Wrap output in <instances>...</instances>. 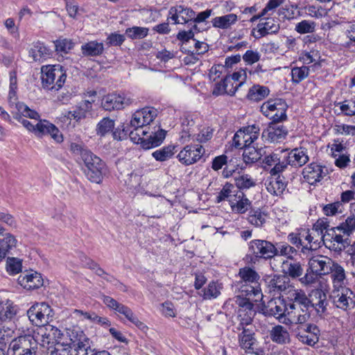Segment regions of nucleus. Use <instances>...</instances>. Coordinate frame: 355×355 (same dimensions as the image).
Here are the masks:
<instances>
[{
	"label": "nucleus",
	"instance_id": "nucleus-64",
	"mask_svg": "<svg viewBox=\"0 0 355 355\" xmlns=\"http://www.w3.org/2000/svg\"><path fill=\"white\" fill-rule=\"evenodd\" d=\"M22 268L21 261L15 257H9L6 261V270L10 275H16L21 272Z\"/></svg>",
	"mask_w": 355,
	"mask_h": 355
},
{
	"label": "nucleus",
	"instance_id": "nucleus-38",
	"mask_svg": "<svg viewBox=\"0 0 355 355\" xmlns=\"http://www.w3.org/2000/svg\"><path fill=\"white\" fill-rule=\"evenodd\" d=\"M239 87H240L235 85L232 80L227 83L226 76L222 81L215 85L213 94L219 96L226 94L232 96L236 93Z\"/></svg>",
	"mask_w": 355,
	"mask_h": 355
},
{
	"label": "nucleus",
	"instance_id": "nucleus-56",
	"mask_svg": "<svg viewBox=\"0 0 355 355\" xmlns=\"http://www.w3.org/2000/svg\"><path fill=\"white\" fill-rule=\"evenodd\" d=\"M237 190L232 184H225L216 196V202L227 200L230 203Z\"/></svg>",
	"mask_w": 355,
	"mask_h": 355
},
{
	"label": "nucleus",
	"instance_id": "nucleus-30",
	"mask_svg": "<svg viewBox=\"0 0 355 355\" xmlns=\"http://www.w3.org/2000/svg\"><path fill=\"white\" fill-rule=\"evenodd\" d=\"M229 205L232 211L243 214L248 210L251 202L243 192L238 189Z\"/></svg>",
	"mask_w": 355,
	"mask_h": 355
},
{
	"label": "nucleus",
	"instance_id": "nucleus-21",
	"mask_svg": "<svg viewBox=\"0 0 355 355\" xmlns=\"http://www.w3.org/2000/svg\"><path fill=\"white\" fill-rule=\"evenodd\" d=\"M295 332L298 340L309 346H313L319 340L320 330L314 324H309L305 327H298Z\"/></svg>",
	"mask_w": 355,
	"mask_h": 355
},
{
	"label": "nucleus",
	"instance_id": "nucleus-3",
	"mask_svg": "<svg viewBox=\"0 0 355 355\" xmlns=\"http://www.w3.org/2000/svg\"><path fill=\"white\" fill-rule=\"evenodd\" d=\"M82 159L85 165V175L89 180L100 184L107 173L105 163L91 151L82 153Z\"/></svg>",
	"mask_w": 355,
	"mask_h": 355
},
{
	"label": "nucleus",
	"instance_id": "nucleus-31",
	"mask_svg": "<svg viewBox=\"0 0 355 355\" xmlns=\"http://www.w3.org/2000/svg\"><path fill=\"white\" fill-rule=\"evenodd\" d=\"M336 293L337 294L334 295V302L338 308L346 310L355 304L354 293L350 289L345 287Z\"/></svg>",
	"mask_w": 355,
	"mask_h": 355
},
{
	"label": "nucleus",
	"instance_id": "nucleus-42",
	"mask_svg": "<svg viewBox=\"0 0 355 355\" xmlns=\"http://www.w3.org/2000/svg\"><path fill=\"white\" fill-rule=\"evenodd\" d=\"M29 57L34 61H42L49 56V50L42 42H37L32 44L28 51Z\"/></svg>",
	"mask_w": 355,
	"mask_h": 355
},
{
	"label": "nucleus",
	"instance_id": "nucleus-57",
	"mask_svg": "<svg viewBox=\"0 0 355 355\" xmlns=\"http://www.w3.org/2000/svg\"><path fill=\"white\" fill-rule=\"evenodd\" d=\"M133 130L130 131L129 137L130 140L135 144H140L144 148V144L146 141V135L150 133L148 130L132 128Z\"/></svg>",
	"mask_w": 355,
	"mask_h": 355
},
{
	"label": "nucleus",
	"instance_id": "nucleus-19",
	"mask_svg": "<svg viewBox=\"0 0 355 355\" xmlns=\"http://www.w3.org/2000/svg\"><path fill=\"white\" fill-rule=\"evenodd\" d=\"M309 306L305 307L300 306L288 305L286 313V318L282 320L285 324H302L305 323L310 318L309 311Z\"/></svg>",
	"mask_w": 355,
	"mask_h": 355
},
{
	"label": "nucleus",
	"instance_id": "nucleus-44",
	"mask_svg": "<svg viewBox=\"0 0 355 355\" xmlns=\"http://www.w3.org/2000/svg\"><path fill=\"white\" fill-rule=\"evenodd\" d=\"M104 45L102 42L94 40L81 46L82 53L85 56H98L103 53Z\"/></svg>",
	"mask_w": 355,
	"mask_h": 355
},
{
	"label": "nucleus",
	"instance_id": "nucleus-4",
	"mask_svg": "<svg viewBox=\"0 0 355 355\" xmlns=\"http://www.w3.org/2000/svg\"><path fill=\"white\" fill-rule=\"evenodd\" d=\"M15 108V110L12 111L14 117L29 132L34 133L37 137H41L40 126L41 124L44 123L45 120H40L35 124H33L27 119L23 118L22 116L28 117L33 119H38L40 118V115L36 111L30 109L24 103H17Z\"/></svg>",
	"mask_w": 355,
	"mask_h": 355
},
{
	"label": "nucleus",
	"instance_id": "nucleus-55",
	"mask_svg": "<svg viewBox=\"0 0 355 355\" xmlns=\"http://www.w3.org/2000/svg\"><path fill=\"white\" fill-rule=\"evenodd\" d=\"M266 214L260 209L251 210L248 216V222L255 227H261L266 223Z\"/></svg>",
	"mask_w": 355,
	"mask_h": 355
},
{
	"label": "nucleus",
	"instance_id": "nucleus-27",
	"mask_svg": "<svg viewBox=\"0 0 355 355\" xmlns=\"http://www.w3.org/2000/svg\"><path fill=\"white\" fill-rule=\"evenodd\" d=\"M299 235L302 243L304 252L305 250H315L320 247V243L318 241V236L314 234L311 229L299 228Z\"/></svg>",
	"mask_w": 355,
	"mask_h": 355
},
{
	"label": "nucleus",
	"instance_id": "nucleus-24",
	"mask_svg": "<svg viewBox=\"0 0 355 355\" xmlns=\"http://www.w3.org/2000/svg\"><path fill=\"white\" fill-rule=\"evenodd\" d=\"M334 263V261L327 257L315 255L309 259V267L310 270L317 273L319 276H323L329 273Z\"/></svg>",
	"mask_w": 355,
	"mask_h": 355
},
{
	"label": "nucleus",
	"instance_id": "nucleus-29",
	"mask_svg": "<svg viewBox=\"0 0 355 355\" xmlns=\"http://www.w3.org/2000/svg\"><path fill=\"white\" fill-rule=\"evenodd\" d=\"M287 133V129L283 125L274 122L270 124L263 134L270 142L277 143L284 139Z\"/></svg>",
	"mask_w": 355,
	"mask_h": 355
},
{
	"label": "nucleus",
	"instance_id": "nucleus-49",
	"mask_svg": "<svg viewBox=\"0 0 355 355\" xmlns=\"http://www.w3.org/2000/svg\"><path fill=\"white\" fill-rule=\"evenodd\" d=\"M17 243V240L13 234L10 233L1 234L0 237V248L5 256L16 247Z\"/></svg>",
	"mask_w": 355,
	"mask_h": 355
},
{
	"label": "nucleus",
	"instance_id": "nucleus-53",
	"mask_svg": "<svg viewBox=\"0 0 355 355\" xmlns=\"http://www.w3.org/2000/svg\"><path fill=\"white\" fill-rule=\"evenodd\" d=\"M175 146L171 144L164 146L154 151L152 154L153 157L159 162H164L171 158L175 154Z\"/></svg>",
	"mask_w": 355,
	"mask_h": 355
},
{
	"label": "nucleus",
	"instance_id": "nucleus-35",
	"mask_svg": "<svg viewBox=\"0 0 355 355\" xmlns=\"http://www.w3.org/2000/svg\"><path fill=\"white\" fill-rule=\"evenodd\" d=\"M40 132L41 137L49 135L58 144H60L64 141L63 135L60 130L53 123L45 120L44 123L41 124L40 126Z\"/></svg>",
	"mask_w": 355,
	"mask_h": 355
},
{
	"label": "nucleus",
	"instance_id": "nucleus-33",
	"mask_svg": "<svg viewBox=\"0 0 355 355\" xmlns=\"http://www.w3.org/2000/svg\"><path fill=\"white\" fill-rule=\"evenodd\" d=\"M267 191L273 196L283 193L286 187L284 178L282 175H270L266 182Z\"/></svg>",
	"mask_w": 355,
	"mask_h": 355
},
{
	"label": "nucleus",
	"instance_id": "nucleus-16",
	"mask_svg": "<svg viewBox=\"0 0 355 355\" xmlns=\"http://www.w3.org/2000/svg\"><path fill=\"white\" fill-rule=\"evenodd\" d=\"M249 252L257 258L270 259L275 255L276 248L268 241L254 239L249 243Z\"/></svg>",
	"mask_w": 355,
	"mask_h": 355
},
{
	"label": "nucleus",
	"instance_id": "nucleus-63",
	"mask_svg": "<svg viewBox=\"0 0 355 355\" xmlns=\"http://www.w3.org/2000/svg\"><path fill=\"white\" fill-rule=\"evenodd\" d=\"M148 28L141 26H133L125 30V33L128 37L135 39H142L146 37L148 34Z\"/></svg>",
	"mask_w": 355,
	"mask_h": 355
},
{
	"label": "nucleus",
	"instance_id": "nucleus-6",
	"mask_svg": "<svg viewBox=\"0 0 355 355\" xmlns=\"http://www.w3.org/2000/svg\"><path fill=\"white\" fill-rule=\"evenodd\" d=\"M239 275L242 282L245 283L241 287V292H252L255 300H262L263 295L259 283L260 277L258 273L250 267H244L239 270Z\"/></svg>",
	"mask_w": 355,
	"mask_h": 355
},
{
	"label": "nucleus",
	"instance_id": "nucleus-46",
	"mask_svg": "<svg viewBox=\"0 0 355 355\" xmlns=\"http://www.w3.org/2000/svg\"><path fill=\"white\" fill-rule=\"evenodd\" d=\"M270 93L269 89L263 85H254L250 88L247 97L248 99L253 101H259L266 96Z\"/></svg>",
	"mask_w": 355,
	"mask_h": 355
},
{
	"label": "nucleus",
	"instance_id": "nucleus-61",
	"mask_svg": "<svg viewBox=\"0 0 355 355\" xmlns=\"http://www.w3.org/2000/svg\"><path fill=\"white\" fill-rule=\"evenodd\" d=\"M333 130L335 135L343 136L355 135V125H352L338 123L334 125Z\"/></svg>",
	"mask_w": 355,
	"mask_h": 355
},
{
	"label": "nucleus",
	"instance_id": "nucleus-18",
	"mask_svg": "<svg viewBox=\"0 0 355 355\" xmlns=\"http://www.w3.org/2000/svg\"><path fill=\"white\" fill-rule=\"evenodd\" d=\"M245 297H236V303L239 306V316L241 317L243 313L247 315L245 323L248 324L252 320V318L255 314L254 304L253 302H262V300H255L254 293L252 292H241Z\"/></svg>",
	"mask_w": 355,
	"mask_h": 355
},
{
	"label": "nucleus",
	"instance_id": "nucleus-11",
	"mask_svg": "<svg viewBox=\"0 0 355 355\" xmlns=\"http://www.w3.org/2000/svg\"><path fill=\"white\" fill-rule=\"evenodd\" d=\"M158 111L153 107H145L137 110L132 116L130 125L131 128H139L149 131L148 126L157 117Z\"/></svg>",
	"mask_w": 355,
	"mask_h": 355
},
{
	"label": "nucleus",
	"instance_id": "nucleus-39",
	"mask_svg": "<svg viewBox=\"0 0 355 355\" xmlns=\"http://www.w3.org/2000/svg\"><path fill=\"white\" fill-rule=\"evenodd\" d=\"M239 346L245 350V352L252 353L254 352V345L255 343V338L254 333L249 330L244 329L241 334L239 336Z\"/></svg>",
	"mask_w": 355,
	"mask_h": 355
},
{
	"label": "nucleus",
	"instance_id": "nucleus-1",
	"mask_svg": "<svg viewBox=\"0 0 355 355\" xmlns=\"http://www.w3.org/2000/svg\"><path fill=\"white\" fill-rule=\"evenodd\" d=\"M89 339L79 328L67 329V338L57 344L51 355H88Z\"/></svg>",
	"mask_w": 355,
	"mask_h": 355
},
{
	"label": "nucleus",
	"instance_id": "nucleus-20",
	"mask_svg": "<svg viewBox=\"0 0 355 355\" xmlns=\"http://www.w3.org/2000/svg\"><path fill=\"white\" fill-rule=\"evenodd\" d=\"M327 174V168L315 162L308 164L302 171L303 178L311 185L321 181Z\"/></svg>",
	"mask_w": 355,
	"mask_h": 355
},
{
	"label": "nucleus",
	"instance_id": "nucleus-34",
	"mask_svg": "<svg viewBox=\"0 0 355 355\" xmlns=\"http://www.w3.org/2000/svg\"><path fill=\"white\" fill-rule=\"evenodd\" d=\"M268 287L270 292L284 293L286 295L293 286L289 284L287 276L275 275L270 280Z\"/></svg>",
	"mask_w": 355,
	"mask_h": 355
},
{
	"label": "nucleus",
	"instance_id": "nucleus-37",
	"mask_svg": "<svg viewBox=\"0 0 355 355\" xmlns=\"http://www.w3.org/2000/svg\"><path fill=\"white\" fill-rule=\"evenodd\" d=\"M238 17L234 13L216 17L212 19L211 23L214 28L220 29H229L236 23Z\"/></svg>",
	"mask_w": 355,
	"mask_h": 355
},
{
	"label": "nucleus",
	"instance_id": "nucleus-47",
	"mask_svg": "<svg viewBox=\"0 0 355 355\" xmlns=\"http://www.w3.org/2000/svg\"><path fill=\"white\" fill-rule=\"evenodd\" d=\"M114 125V120L109 117H104L96 125V135L101 137H105L111 132H112Z\"/></svg>",
	"mask_w": 355,
	"mask_h": 355
},
{
	"label": "nucleus",
	"instance_id": "nucleus-12",
	"mask_svg": "<svg viewBox=\"0 0 355 355\" xmlns=\"http://www.w3.org/2000/svg\"><path fill=\"white\" fill-rule=\"evenodd\" d=\"M103 302L108 308L114 310L119 314L123 315L128 320L134 324L139 329H144L146 328L144 323L141 322L132 311L127 306L118 302L110 296H103Z\"/></svg>",
	"mask_w": 355,
	"mask_h": 355
},
{
	"label": "nucleus",
	"instance_id": "nucleus-54",
	"mask_svg": "<svg viewBox=\"0 0 355 355\" xmlns=\"http://www.w3.org/2000/svg\"><path fill=\"white\" fill-rule=\"evenodd\" d=\"M329 227V223L324 218L318 219L313 225L311 230L314 232L315 235L318 236V241L321 244L323 243L326 234H324V232L327 230Z\"/></svg>",
	"mask_w": 355,
	"mask_h": 355
},
{
	"label": "nucleus",
	"instance_id": "nucleus-5",
	"mask_svg": "<svg viewBox=\"0 0 355 355\" xmlns=\"http://www.w3.org/2000/svg\"><path fill=\"white\" fill-rule=\"evenodd\" d=\"M91 108V102L89 101H83L78 105L73 107L71 110L62 113L58 117V120L62 123V127L74 128L82 119L86 117L87 113Z\"/></svg>",
	"mask_w": 355,
	"mask_h": 355
},
{
	"label": "nucleus",
	"instance_id": "nucleus-7",
	"mask_svg": "<svg viewBox=\"0 0 355 355\" xmlns=\"http://www.w3.org/2000/svg\"><path fill=\"white\" fill-rule=\"evenodd\" d=\"M37 343L35 336L27 334L19 336L10 342L9 350L12 355H36Z\"/></svg>",
	"mask_w": 355,
	"mask_h": 355
},
{
	"label": "nucleus",
	"instance_id": "nucleus-14",
	"mask_svg": "<svg viewBox=\"0 0 355 355\" xmlns=\"http://www.w3.org/2000/svg\"><path fill=\"white\" fill-rule=\"evenodd\" d=\"M134 100L130 96L125 94H108L101 101V105L105 110L112 111L121 110L129 106Z\"/></svg>",
	"mask_w": 355,
	"mask_h": 355
},
{
	"label": "nucleus",
	"instance_id": "nucleus-32",
	"mask_svg": "<svg viewBox=\"0 0 355 355\" xmlns=\"http://www.w3.org/2000/svg\"><path fill=\"white\" fill-rule=\"evenodd\" d=\"M309 306L315 308L318 313L322 314L325 311L327 305V296L322 290H313L309 295Z\"/></svg>",
	"mask_w": 355,
	"mask_h": 355
},
{
	"label": "nucleus",
	"instance_id": "nucleus-25",
	"mask_svg": "<svg viewBox=\"0 0 355 355\" xmlns=\"http://www.w3.org/2000/svg\"><path fill=\"white\" fill-rule=\"evenodd\" d=\"M331 271H329L331 279L334 288V293L340 291L342 288L346 287L347 279L346 273L344 268L338 263L335 262L331 267Z\"/></svg>",
	"mask_w": 355,
	"mask_h": 355
},
{
	"label": "nucleus",
	"instance_id": "nucleus-22",
	"mask_svg": "<svg viewBox=\"0 0 355 355\" xmlns=\"http://www.w3.org/2000/svg\"><path fill=\"white\" fill-rule=\"evenodd\" d=\"M262 304L264 302L262 301ZM263 312L266 315H272L282 322L286 318V313L288 306H286L284 301L280 297L272 298L264 306Z\"/></svg>",
	"mask_w": 355,
	"mask_h": 355
},
{
	"label": "nucleus",
	"instance_id": "nucleus-60",
	"mask_svg": "<svg viewBox=\"0 0 355 355\" xmlns=\"http://www.w3.org/2000/svg\"><path fill=\"white\" fill-rule=\"evenodd\" d=\"M323 214L327 216H334L343 211V205L340 201L329 203L322 207Z\"/></svg>",
	"mask_w": 355,
	"mask_h": 355
},
{
	"label": "nucleus",
	"instance_id": "nucleus-36",
	"mask_svg": "<svg viewBox=\"0 0 355 355\" xmlns=\"http://www.w3.org/2000/svg\"><path fill=\"white\" fill-rule=\"evenodd\" d=\"M287 298L292 301L293 303L289 305L300 306L305 307L309 306V298L306 297L304 291L300 289H295L293 286L290 288L288 293L286 295Z\"/></svg>",
	"mask_w": 355,
	"mask_h": 355
},
{
	"label": "nucleus",
	"instance_id": "nucleus-10",
	"mask_svg": "<svg viewBox=\"0 0 355 355\" xmlns=\"http://www.w3.org/2000/svg\"><path fill=\"white\" fill-rule=\"evenodd\" d=\"M259 128L255 125H248L238 130L233 138V144L237 148L255 144L259 136Z\"/></svg>",
	"mask_w": 355,
	"mask_h": 355
},
{
	"label": "nucleus",
	"instance_id": "nucleus-23",
	"mask_svg": "<svg viewBox=\"0 0 355 355\" xmlns=\"http://www.w3.org/2000/svg\"><path fill=\"white\" fill-rule=\"evenodd\" d=\"M169 17L175 24H184L193 20L195 17V12L188 7L179 5L171 7L168 12Z\"/></svg>",
	"mask_w": 355,
	"mask_h": 355
},
{
	"label": "nucleus",
	"instance_id": "nucleus-45",
	"mask_svg": "<svg viewBox=\"0 0 355 355\" xmlns=\"http://www.w3.org/2000/svg\"><path fill=\"white\" fill-rule=\"evenodd\" d=\"M279 26L273 18H266L264 21L260 22L257 26L259 37L264 36L269 33H276Z\"/></svg>",
	"mask_w": 355,
	"mask_h": 355
},
{
	"label": "nucleus",
	"instance_id": "nucleus-62",
	"mask_svg": "<svg viewBox=\"0 0 355 355\" xmlns=\"http://www.w3.org/2000/svg\"><path fill=\"white\" fill-rule=\"evenodd\" d=\"M221 288L222 286L216 282H210L204 290L203 298L205 300L216 298L220 294Z\"/></svg>",
	"mask_w": 355,
	"mask_h": 355
},
{
	"label": "nucleus",
	"instance_id": "nucleus-52",
	"mask_svg": "<svg viewBox=\"0 0 355 355\" xmlns=\"http://www.w3.org/2000/svg\"><path fill=\"white\" fill-rule=\"evenodd\" d=\"M350 211L352 215L340 224L341 230H343V233L348 236L355 232V202L350 205Z\"/></svg>",
	"mask_w": 355,
	"mask_h": 355
},
{
	"label": "nucleus",
	"instance_id": "nucleus-9",
	"mask_svg": "<svg viewBox=\"0 0 355 355\" xmlns=\"http://www.w3.org/2000/svg\"><path fill=\"white\" fill-rule=\"evenodd\" d=\"M27 315L33 324L42 327L52 320L53 313L47 303L36 302L27 311Z\"/></svg>",
	"mask_w": 355,
	"mask_h": 355
},
{
	"label": "nucleus",
	"instance_id": "nucleus-59",
	"mask_svg": "<svg viewBox=\"0 0 355 355\" xmlns=\"http://www.w3.org/2000/svg\"><path fill=\"white\" fill-rule=\"evenodd\" d=\"M309 73V68L303 66L300 67H293L291 69V77L293 83L298 84L304 80Z\"/></svg>",
	"mask_w": 355,
	"mask_h": 355
},
{
	"label": "nucleus",
	"instance_id": "nucleus-51",
	"mask_svg": "<svg viewBox=\"0 0 355 355\" xmlns=\"http://www.w3.org/2000/svg\"><path fill=\"white\" fill-rule=\"evenodd\" d=\"M16 309L13 303L9 300H3L0 308V320L6 321L12 319L16 314Z\"/></svg>",
	"mask_w": 355,
	"mask_h": 355
},
{
	"label": "nucleus",
	"instance_id": "nucleus-17",
	"mask_svg": "<svg viewBox=\"0 0 355 355\" xmlns=\"http://www.w3.org/2000/svg\"><path fill=\"white\" fill-rule=\"evenodd\" d=\"M348 234L343 233L340 225L331 228L326 234L323 243L331 250H341L345 247Z\"/></svg>",
	"mask_w": 355,
	"mask_h": 355
},
{
	"label": "nucleus",
	"instance_id": "nucleus-43",
	"mask_svg": "<svg viewBox=\"0 0 355 355\" xmlns=\"http://www.w3.org/2000/svg\"><path fill=\"white\" fill-rule=\"evenodd\" d=\"M166 134V132L160 128L155 132H151L148 136L146 135V141L144 144V148L150 149L159 146L165 139Z\"/></svg>",
	"mask_w": 355,
	"mask_h": 355
},
{
	"label": "nucleus",
	"instance_id": "nucleus-50",
	"mask_svg": "<svg viewBox=\"0 0 355 355\" xmlns=\"http://www.w3.org/2000/svg\"><path fill=\"white\" fill-rule=\"evenodd\" d=\"M236 189H248L256 185V180L251 175L245 173L239 174L234 178Z\"/></svg>",
	"mask_w": 355,
	"mask_h": 355
},
{
	"label": "nucleus",
	"instance_id": "nucleus-40",
	"mask_svg": "<svg viewBox=\"0 0 355 355\" xmlns=\"http://www.w3.org/2000/svg\"><path fill=\"white\" fill-rule=\"evenodd\" d=\"M243 159L245 163L252 164L261 159L263 155V149L258 148L255 144L243 148Z\"/></svg>",
	"mask_w": 355,
	"mask_h": 355
},
{
	"label": "nucleus",
	"instance_id": "nucleus-8",
	"mask_svg": "<svg viewBox=\"0 0 355 355\" xmlns=\"http://www.w3.org/2000/svg\"><path fill=\"white\" fill-rule=\"evenodd\" d=\"M287 105L282 98L269 99L261 106V112L273 122L286 119Z\"/></svg>",
	"mask_w": 355,
	"mask_h": 355
},
{
	"label": "nucleus",
	"instance_id": "nucleus-26",
	"mask_svg": "<svg viewBox=\"0 0 355 355\" xmlns=\"http://www.w3.org/2000/svg\"><path fill=\"white\" fill-rule=\"evenodd\" d=\"M17 281L23 288L27 290L38 288L43 286L44 283L41 274L33 271L20 275Z\"/></svg>",
	"mask_w": 355,
	"mask_h": 355
},
{
	"label": "nucleus",
	"instance_id": "nucleus-28",
	"mask_svg": "<svg viewBox=\"0 0 355 355\" xmlns=\"http://www.w3.org/2000/svg\"><path fill=\"white\" fill-rule=\"evenodd\" d=\"M309 160L308 150L304 147L295 148L291 150L286 157L287 164L292 166L300 167Z\"/></svg>",
	"mask_w": 355,
	"mask_h": 355
},
{
	"label": "nucleus",
	"instance_id": "nucleus-58",
	"mask_svg": "<svg viewBox=\"0 0 355 355\" xmlns=\"http://www.w3.org/2000/svg\"><path fill=\"white\" fill-rule=\"evenodd\" d=\"M342 114L345 116L355 115V98L345 100L337 103Z\"/></svg>",
	"mask_w": 355,
	"mask_h": 355
},
{
	"label": "nucleus",
	"instance_id": "nucleus-41",
	"mask_svg": "<svg viewBox=\"0 0 355 355\" xmlns=\"http://www.w3.org/2000/svg\"><path fill=\"white\" fill-rule=\"evenodd\" d=\"M270 336L273 342L278 344L289 343L291 340L288 330L282 325H277L272 327L270 332Z\"/></svg>",
	"mask_w": 355,
	"mask_h": 355
},
{
	"label": "nucleus",
	"instance_id": "nucleus-15",
	"mask_svg": "<svg viewBox=\"0 0 355 355\" xmlns=\"http://www.w3.org/2000/svg\"><path fill=\"white\" fill-rule=\"evenodd\" d=\"M205 153L200 145H187L178 154V161L183 165L189 166L198 162Z\"/></svg>",
	"mask_w": 355,
	"mask_h": 355
},
{
	"label": "nucleus",
	"instance_id": "nucleus-48",
	"mask_svg": "<svg viewBox=\"0 0 355 355\" xmlns=\"http://www.w3.org/2000/svg\"><path fill=\"white\" fill-rule=\"evenodd\" d=\"M282 270L286 275L293 278L298 277L303 273V268L301 264L295 261H283Z\"/></svg>",
	"mask_w": 355,
	"mask_h": 355
},
{
	"label": "nucleus",
	"instance_id": "nucleus-2",
	"mask_svg": "<svg viewBox=\"0 0 355 355\" xmlns=\"http://www.w3.org/2000/svg\"><path fill=\"white\" fill-rule=\"evenodd\" d=\"M66 78V72L59 64L45 65L41 68L42 84L46 89L58 91L64 85Z\"/></svg>",
	"mask_w": 355,
	"mask_h": 355
},
{
	"label": "nucleus",
	"instance_id": "nucleus-13",
	"mask_svg": "<svg viewBox=\"0 0 355 355\" xmlns=\"http://www.w3.org/2000/svg\"><path fill=\"white\" fill-rule=\"evenodd\" d=\"M35 336L37 342L40 341L43 346L54 343L57 345L67 338L59 329L53 325L41 327Z\"/></svg>",
	"mask_w": 355,
	"mask_h": 355
}]
</instances>
